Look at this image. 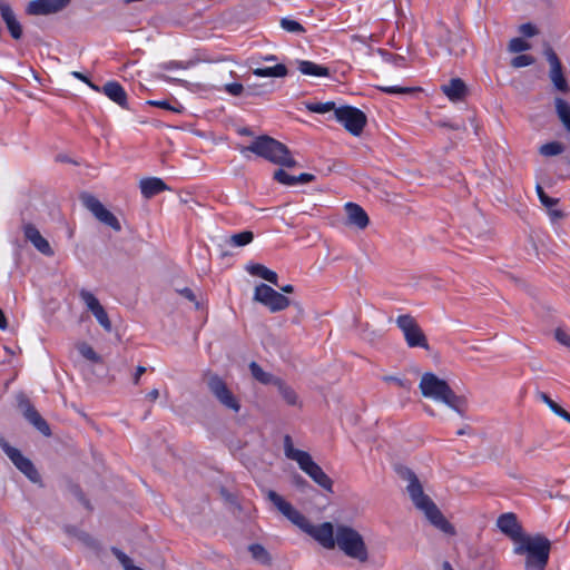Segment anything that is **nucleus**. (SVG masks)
I'll use <instances>...</instances> for the list:
<instances>
[{
  "label": "nucleus",
  "instance_id": "nucleus-1",
  "mask_svg": "<svg viewBox=\"0 0 570 570\" xmlns=\"http://www.w3.org/2000/svg\"><path fill=\"white\" fill-rule=\"evenodd\" d=\"M267 499L275 508L302 531L311 535L324 549L333 550L336 547L335 528L331 522L314 525L308 519L296 510L289 502L273 490L266 492Z\"/></svg>",
  "mask_w": 570,
  "mask_h": 570
},
{
  "label": "nucleus",
  "instance_id": "nucleus-2",
  "mask_svg": "<svg viewBox=\"0 0 570 570\" xmlns=\"http://www.w3.org/2000/svg\"><path fill=\"white\" fill-rule=\"evenodd\" d=\"M397 472L402 479L409 482L406 491L415 508L421 510L434 527L445 533H453V527L443 517L436 504L423 492L422 484L415 473L405 466L399 468Z\"/></svg>",
  "mask_w": 570,
  "mask_h": 570
},
{
  "label": "nucleus",
  "instance_id": "nucleus-3",
  "mask_svg": "<svg viewBox=\"0 0 570 570\" xmlns=\"http://www.w3.org/2000/svg\"><path fill=\"white\" fill-rule=\"evenodd\" d=\"M551 550V542L542 534H525L513 544V553L524 557V570H544Z\"/></svg>",
  "mask_w": 570,
  "mask_h": 570
},
{
  "label": "nucleus",
  "instance_id": "nucleus-4",
  "mask_svg": "<svg viewBox=\"0 0 570 570\" xmlns=\"http://www.w3.org/2000/svg\"><path fill=\"white\" fill-rule=\"evenodd\" d=\"M419 387L424 397L446 404L449 407L463 414L465 410V400L456 395L450 385L433 373H424L421 377Z\"/></svg>",
  "mask_w": 570,
  "mask_h": 570
},
{
  "label": "nucleus",
  "instance_id": "nucleus-5",
  "mask_svg": "<svg viewBox=\"0 0 570 570\" xmlns=\"http://www.w3.org/2000/svg\"><path fill=\"white\" fill-rule=\"evenodd\" d=\"M284 454L287 459L295 461L299 469L305 472L317 485L327 492H333V481L323 469L313 460L308 452L295 449L292 438L284 436Z\"/></svg>",
  "mask_w": 570,
  "mask_h": 570
},
{
  "label": "nucleus",
  "instance_id": "nucleus-6",
  "mask_svg": "<svg viewBox=\"0 0 570 570\" xmlns=\"http://www.w3.org/2000/svg\"><path fill=\"white\" fill-rule=\"evenodd\" d=\"M250 151L268 161L293 168L296 166V160L292 157L288 148L278 140L269 136L257 137L249 146L242 149V153Z\"/></svg>",
  "mask_w": 570,
  "mask_h": 570
},
{
  "label": "nucleus",
  "instance_id": "nucleus-7",
  "mask_svg": "<svg viewBox=\"0 0 570 570\" xmlns=\"http://www.w3.org/2000/svg\"><path fill=\"white\" fill-rule=\"evenodd\" d=\"M336 547L348 558L361 563L368 560V550L362 534L346 524L335 527Z\"/></svg>",
  "mask_w": 570,
  "mask_h": 570
},
{
  "label": "nucleus",
  "instance_id": "nucleus-8",
  "mask_svg": "<svg viewBox=\"0 0 570 570\" xmlns=\"http://www.w3.org/2000/svg\"><path fill=\"white\" fill-rule=\"evenodd\" d=\"M204 379L209 392L224 407L235 413L239 412V400L234 395L226 382L219 375L207 372L205 373Z\"/></svg>",
  "mask_w": 570,
  "mask_h": 570
},
{
  "label": "nucleus",
  "instance_id": "nucleus-9",
  "mask_svg": "<svg viewBox=\"0 0 570 570\" xmlns=\"http://www.w3.org/2000/svg\"><path fill=\"white\" fill-rule=\"evenodd\" d=\"M396 325L402 331L410 347L429 348L426 337L414 317L409 314L400 315L396 318Z\"/></svg>",
  "mask_w": 570,
  "mask_h": 570
},
{
  "label": "nucleus",
  "instance_id": "nucleus-10",
  "mask_svg": "<svg viewBox=\"0 0 570 570\" xmlns=\"http://www.w3.org/2000/svg\"><path fill=\"white\" fill-rule=\"evenodd\" d=\"M335 119L354 136H358L366 125L365 114L351 106H343L335 109Z\"/></svg>",
  "mask_w": 570,
  "mask_h": 570
},
{
  "label": "nucleus",
  "instance_id": "nucleus-11",
  "mask_svg": "<svg viewBox=\"0 0 570 570\" xmlns=\"http://www.w3.org/2000/svg\"><path fill=\"white\" fill-rule=\"evenodd\" d=\"M0 448L11 460L14 466L23 473L31 482L37 483L40 481V475L35 468L33 463L26 458L18 449L11 446L7 440L0 438Z\"/></svg>",
  "mask_w": 570,
  "mask_h": 570
},
{
  "label": "nucleus",
  "instance_id": "nucleus-12",
  "mask_svg": "<svg viewBox=\"0 0 570 570\" xmlns=\"http://www.w3.org/2000/svg\"><path fill=\"white\" fill-rule=\"evenodd\" d=\"M254 301L263 304L273 313L284 311L289 306V299L286 296L266 284L255 287Z\"/></svg>",
  "mask_w": 570,
  "mask_h": 570
},
{
  "label": "nucleus",
  "instance_id": "nucleus-13",
  "mask_svg": "<svg viewBox=\"0 0 570 570\" xmlns=\"http://www.w3.org/2000/svg\"><path fill=\"white\" fill-rule=\"evenodd\" d=\"M83 206L92 213V215L105 225L111 227L114 230L119 232L121 229L120 223L117 217L109 212L101 202L90 194H83L81 196Z\"/></svg>",
  "mask_w": 570,
  "mask_h": 570
},
{
  "label": "nucleus",
  "instance_id": "nucleus-14",
  "mask_svg": "<svg viewBox=\"0 0 570 570\" xmlns=\"http://www.w3.org/2000/svg\"><path fill=\"white\" fill-rule=\"evenodd\" d=\"M79 295H80V298L82 299V302L85 303L87 309L92 313V315L96 317V320L100 324V326L105 331L111 332V330H112L111 322L109 320V316H108L106 309L100 304L98 298L91 292L86 291V289H81Z\"/></svg>",
  "mask_w": 570,
  "mask_h": 570
},
{
  "label": "nucleus",
  "instance_id": "nucleus-15",
  "mask_svg": "<svg viewBox=\"0 0 570 570\" xmlns=\"http://www.w3.org/2000/svg\"><path fill=\"white\" fill-rule=\"evenodd\" d=\"M71 0H32L26 12L30 16H49L66 9Z\"/></svg>",
  "mask_w": 570,
  "mask_h": 570
},
{
  "label": "nucleus",
  "instance_id": "nucleus-16",
  "mask_svg": "<svg viewBox=\"0 0 570 570\" xmlns=\"http://www.w3.org/2000/svg\"><path fill=\"white\" fill-rule=\"evenodd\" d=\"M544 56L550 65V79L553 86L562 92H567L569 90L567 80L562 73L561 62L551 47H547L544 50Z\"/></svg>",
  "mask_w": 570,
  "mask_h": 570
},
{
  "label": "nucleus",
  "instance_id": "nucleus-17",
  "mask_svg": "<svg viewBox=\"0 0 570 570\" xmlns=\"http://www.w3.org/2000/svg\"><path fill=\"white\" fill-rule=\"evenodd\" d=\"M497 527L513 541V544L525 535L522 532V527L518 522L515 514L511 512L501 514L497 520Z\"/></svg>",
  "mask_w": 570,
  "mask_h": 570
},
{
  "label": "nucleus",
  "instance_id": "nucleus-18",
  "mask_svg": "<svg viewBox=\"0 0 570 570\" xmlns=\"http://www.w3.org/2000/svg\"><path fill=\"white\" fill-rule=\"evenodd\" d=\"M19 407L22 411L24 417L43 435L49 436L51 434L48 423L41 417L38 411L33 407L28 399L22 396L19 400Z\"/></svg>",
  "mask_w": 570,
  "mask_h": 570
},
{
  "label": "nucleus",
  "instance_id": "nucleus-19",
  "mask_svg": "<svg viewBox=\"0 0 570 570\" xmlns=\"http://www.w3.org/2000/svg\"><path fill=\"white\" fill-rule=\"evenodd\" d=\"M22 230L26 239L29 240L41 254L46 256L53 255L50 244L45 237H42L35 225L27 223L23 225Z\"/></svg>",
  "mask_w": 570,
  "mask_h": 570
},
{
  "label": "nucleus",
  "instance_id": "nucleus-20",
  "mask_svg": "<svg viewBox=\"0 0 570 570\" xmlns=\"http://www.w3.org/2000/svg\"><path fill=\"white\" fill-rule=\"evenodd\" d=\"M0 16L6 23L11 37L16 40L20 39L22 37V27L18 21L11 6L4 0H0Z\"/></svg>",
  "mask_w": 570,
  "mask_h": 570
},
{
  "label": "nucleus",
  "instance_id": "nucleus-21",
  "mask_svg": "<svg viewBox=\"0 0 570 570\" xmlns=\"http://www.w3.org/2000/svg\"><path fill=\"white\" fill-rule=\"evenodd\" d=\"M111 101L120 106L121 108L128 109L127 94L124 87L117 81H108L100 89Z\"/></svg>",
  "mask_w": 570,
  "mask_h": 570
},
{
  "label": "nucleus",
  "instance_id": "nucleus-22",
  "mask_svg": "<svg viewBox=\"0 0 570 570\" xmlns=\"http://www.w3.org/2000/svg\"><path fill=\"white\" fill-rule=\"evenodd\" d=\"M141 195L149 199L154 196L169 189L165 181L158 177H148L139 181Z\"/></svg>",
  "mask_w": 570,
  "mask_h": 570
},
{
  "label": "nucleus",
  "instance_id": "nucleus-23",
  "mask_svg": "<svg viewBox=\"0 0 570 570\" xmlns=\"http://www.w3.org/2000/svg\"><path fill=\"white\" fill-rule=\"evenodd\" d=\"M348 223L364 229L367 227L370 219L366 212L355 203H347L345 205Z\"/></svg>",
  "mask_w": 570,
  "mask_h": 570
},
{
  "label": "nucleus",
  "instance_id": "nucleus-24",
  "mask_svg": "<svg viewBox=\"0 0 570 570\" xmlns=\"http://www.w3.org/2000/svg\"><path fill=\"white\" fill-rule=\"evenodd\" d=\"M442 91L450 100L458 101L464 98L466 86L460 78H454L449 83L442 86Z\"/></svg>",
  "mask_w": 570,
  "mask_h": 570
},
{
  "label": "nucleus",
  "instance_id": "nucleus-25",
  "mask_svg": "<svg viewBox=\"0 0 570 570\" xmlns=\"http://www.w3.org/2000/svg\"><path fill=\"white\" fill-rule=\"evenodd\" d=\"M297 66H298V70L305 76H311V77H327V76H330V69L327 67L317 65L309 60H298Z\"/></svg>",
  "mask_w": 570,
  "mask_h": 570
},
{
  "label": "nucleus",
  "instance_id": "nucleus-26",
  "mask_svg": "<svg viewBox=\"0 0 570 570\" xmlns=\"http://www.w3.org/2000/svg\"><path fill=\"white\" fill-rule=\"evenodd\" d=\"M247 272L254 276H258L274 285H277L278 276L275 272L268 269L261 264H252L247 266Z\"/></svg>",
  "mask_w": 570,
  "mask_h": 570
},
{
  "label": "nucleus",
  "instance_id": "nucleus-27",
  "mask_svg": "<svg viewBox=\"0 0 570 570\" xmlns=\"http://www.w3.org/2000/svg\"><path fill=\"white\" fill-rule=\"evenodd\" d=\"M287 68L283 63H277L273 67L256 68L253 70V75L257 77H277L282 78L287 76Z\"/></svg>",
  "mask_w": 570,
  "mask_h": 570
},
{
  "label": "nucleus",
  "instance_id": "nucleus-28",
  "mask_svg": "<svg viewBox=\"0 0 570 570\" xmlns=\"http://www.w3.org/2000/svg\"><path fill=\"white\" fill-rule=\"evenodd\" d=\"M554 105L560 121L570 131V105L562 98H556Z\"/></svg>",
  "mask_w": 570,
  "mask_h": 570
},
{
  "label": "nucleus",
  "instance_id": "nucleus-29",
  "mask_svg": "<svg viewBox=\"0 0 570 570\" xmlns=\"http://www.w3.org/2000/svg\"><path fill=\"white\" fill-rule=\"evenodd\" d=\"M249 370L253 377L263 384H275L278 380L271 373L265 372L256 362L249 364Z\"/></svg>",
  "mask_w": 570,
  "mask_h": 570
},
{
  "label": "nucleus",
  "instance_id": "nucleus-30",
  "mask_svg": "<svg viewBox=\"0 0 570 570\" xmlns=\"http://www.w3.org/2000/svg\"><path fill=\"white\" fill-rule=\"evenodd\" d=\"M254 239V234L250 230H244L229 236L227 244L233 247H242L248 245Z\"/></svg>",
  "mask_w": 570,
  "mask_h": 570
},
{
  "label": "nucleus",
  "instance_id": "nucleus-31",
  "mask_svg": "<svg viewBox=\"0 0 570 570\" xmlns=\"http://www.w3.org/2000/svg\"><path fill=\"white\" fill-rule=\"evenodd\" d=\"M248 550L253 559H255L259 563L268 564L271 562V556L262 544L253 543L248 547Z\"/></svg>",
  "mask_w": 570,
  "mask_h": 570
},
{
  "label": "nucleus",
  "instance_id": "nucleus-32",
  "mask_svg": "<svg viewBox=\"0 0 570 570\" xmlns=\"http://www.w3.org/2000/svg\"><path fill=\"white\" fill-rule=\"evenodd\" d=\"M275 384L278 385L279 393H281L283 400L288 405H297L298 404L297 394L292 387L284 384L281 380H277V382Z\"/></svg>",
  "mask_w": 570,
  "mask_h": 570
},
{
  "label": "nucleus",
  "instance_id": "nucleus-33",
  "mask_svg": "<svg viewBox=\"0 0 570 570\" xmlns=\"http://www.w3.org/2000/svg\"><path fill=\"white\" fill-rule=\"evenodd\" d=\"M564 146L559 141H551L540 147V154L546 157H552L562 154Z\"/></svg>",
  "mask_w": 570,
  "mask_h": 570
},
{
  "label": "nucleus",
  "instance_id": "nucleus-34",
  "mask_svg": "<svg viewBox=\"0 0 570 570\" xmlns=\"http://www.w3.org/2000/svg\"><path fill=\"white\" fill-rule=\"evenodd\" d=\"M78 352L82 357L86 360L92 362V363H100L101 357L95 352V350L87 343H80L77 346Z\"/></svg>",
  "mask_w": 570,
  "mask_h": 570
},
{
  "label": "nucleus",
  "instance_id": "nucleus-35",
  "mask_svg": "<svg viewBox=\"0 0 570 570\" xmlns=\"http://www.w3.org/2000/svg\"><path fill=\"white\" fill-rule=\"evenodd\" d=\"M306 108H307V110L315 112V114H326L332 110L335 112V109H337L333 101L308 102V104H306Z\"/></svg>",
  "mask_w": 570,
  "mask_h": 570
},
{
  "label": "nucleus",
  "instance_id": "nucleus-36",
  "mask_svg": "<svg viewBox=\"0 0 570 570\" xmlns=\"http://www.w3.org/2000/svg\"><path fill=\"white\" fill-rule=\"evenodd\" d=\"M111 551L125 570H144L139 567L134 566L132 560L118 548H112Z\"/></svg>",
  "mask_w": 570,
  "mask_h": 570
},
{
  "label": "nucleus",
  "instance_id": "nucleus-37",
  "mask_svg": "<svg viewBox=\"0 0 570 570\" xmlns=\"http://www.w3.org/2000/svg\"><path fill=\"white\" fill-rule=\"evenodd\" d=\"M281 27L292 33L305 32V28L298 21L288 18H283L281 20Z\"/></svg>",
  "mask_w": 570,
  "mask_h": 570
},
{
  "label": "nucleus",
  "instance_id": "nucleus-38",
  "mask_svg": "<svg viewBox=\"0 0 570 570\" xmlns=\"http://www.w3.org/2000/svg\"><path fill=\"white\" fill-rule=\"evenodd\" d=\"M537 396L540 401H542L556 415H560L564 409H562L558 403H556L547 393L538 392Z\"/></svg>",
  "mask_w": 570,
  "mask_h": 570
},
{
  "label": "nucleus",
  "instance_id": "nucleus-39",
  "mask_svg": "<svg viewBox=\"0 0 570 570\" xmlns=\"http://www.w3.org/2000/svg\"><path fill=\"white\" fill-rule=\"evenodd\" d=\"M274 179L278 183L286 186H295L296 185V176H292L287 174L284 169H277L274 173Z\"/></svg>",
  "mask_w": 570,
  "mask_h": 570
},
{
  "label": "nucleus",
  "instance_id": "nucleus-40",
  "mask_svg": "<svg viewBox=\"0 0 570 570\" xmlns=\"http://www.w3.org/2000/svg\"><path fill=\"white\" fill-rule=\"evenodd\" d=\"M530 49V43L522 38H513L509 42V50L511 52H522Z\"/></svg>",
  "mask_w": 570,
  "mask_h": 570
},
{
  "label": "nucleus",
  "instance_id": "nucleus-41",
  "mask_svg": "<svg viewBox=\"0 0 570 570\" xmlns=\"http://www.w3.org/2000/svg\"><path fill=\"white\" fill-rule=\"evenodd\" d=\"M534 62V58L530 55H519L511 60L513 68L528 67Z\"/></svg>",
  "mask_w": 570,
  "mask_h": 570
},
{
  "label": "nucleus",
  "instance_id": "nucleus-42",
  "mask_svg": "<svg viewBox=\"0 0 570 570\" xmlns=\"http://www.w3.org/2000/svg\"><path fill=\"white\" fill-rule=\"evenodd\" d=\"M379 89L390 95L409 94L412 91V88L401 86H380Z\"/></svg>",
  "mask_w": 570,
  "mask_h": 570
},
{
  "label": "nucleus",
  "instance_id": "nucleus-43",
  "mask_svg": "<svg viewBox=\"0 0 570 570\" xmlns=\"http://www.w3.org/2000/svg\"><path fill=\"white\" fill-rule=\"evenodd\" d=\"M537 193H538V196H539L540 202H541V203H542V205H544L546 207L551 208V207H553L554 205H557L558 199L549 197V196L544 193L543 188H542L541 186H539V185L537 186Z\"/></svg>",
  "mask_w": 570,
  "mask_h": 570
},
{
  "label": "nucleus",
  "instance_id": "nucleus-44",
  "mask_svg": "<svg viewBox=\"0 0 570 570\" xmlns=\"http://www.w3.org/2000/svg\"><path fill=\"white\" fill-rule=\"evenodd\" d=\"M224 89L226 92L235 97L240 96L245 92V87L238 82L227 83L225 85Z\"/></svg>",
  "mask_w": 570,
  "mask_h": 570
},
{
  "label": "nucleus",
  "instance_id": "nucleus-45",
  "mask_svg": "<svg viewBox=\"0 0 570 570\" xmlns=\"http://www.w3.org/2000/svg\"><path fill=\"white\" fill-rule=\"evenodd\" d=\"M265 86L264 85H255V83H248L245 87V94L247 96H258L265 94Z\"/></svg>",
  "mask_w": 570,
  "mask_h": 570
},
{
  "label": "nucleus",
  "instance_id": "nucleus-46",
  "mask_svg": "<svg viewBox=\"0 0 570 570\" xmlns=\"http://www.w3.org/2000/svg\"><path fill=\"white\" fill-rule=\"evenodd\" d=\"M556 340L568 347H570V334L562 328H557L554 333Z\"/></svg>",
  "mask_w": 570,
  "mask_h": 570
},
{
  "label": "nucleus",
  "instance_id": "nucleus-47",
  "mask_svg": "<svg viewBox=\"0 0 570 570\" xmlns=\"http://www.w3.org/2000/svg\"><path fill=\"white\" fill-rule=\"evenodd\" d=\"M520 32L524 36V37H533L538 33V30L537 28L531 24V23H523L521 24L520 27Z\"/></svg>",
  "mask_w": 570,
  "mask_h": 570
},
{
  "label": "nucleus",
  "instance_id": "nucleus-48",
  "mask_svg": "<svg viewBox=\"0 0 570 570\" xmlns=\"http://www.w3.org/2000/svg\"><path fill=\"white\" fill-rule=\"evenodd\" d=\"M383 380L385 382H392V383H395L397 384L400 387H403V389H406L409 390L411 387V384L410 382L405 381V380H402L400 377H396V376H384Z\"/></svg>",
  "mask_w": 570,
  "mask_h": 570
},
{
  "label": "nucleus",
  "instance_id": "nucleus-49",
  "mask_svg": "<svg viewBox=\"0 0 570 570\" xmlns=\"http://www.w3.org/2000/svg\"><path fill=\"white\" fill-rule=\"evenodd\" d=\"M160 69L163 70H174V69H180V68H186V66L181 62V61H167V62H164L159 66Z\"/></svg>",
  "mask_w": 570,
  "mask_h": 570
},
{
  "label": "nucleus",
  "instance_id": "nucleus-50",
  "mask_svg": "<svg viewBox=\"0 0 570 570\" xmlns=\"http://www.w3.org/2000/svg\"><path fill=\"white\" fill-rule=\"evenodd\" d=\"M71 75H72L75 78H77V79H79V80H81V81H83V82L88 83V86H89L90 88H92L94 90H96V91H100V88H99L98 86L94 85V83H92V82H91V81H90V80H89L85 75H82L81 72H79V71H72V72H71Z\"/></svg>",
  "mask_w": 570,
  "mask_h": 570
},
{
  "label": "nucleus",
  "instance_id": "nucleus-51",
  "mask_svg": "<svg viewBox=\"0 0 570 570\" xmlns=\"http://www.w3.org/2000/svg\"><path fill=\"white\" fill-rule=\"evenodd\" d=\"M178 293L181 296H184L185 298H187L188 301L195 302L196 306L198 307V303L196 302V296H195L194 292L190 288L184 287V288L179 289Z\"/></svg>",
  "mask_w": 570,
  "mask_h": 570
},
{
  "label": "nucleus",
  "instance_id": "nucleus-52",
  "mask_svg": "<svg viewBox=\"0 0 570 570\" xmlns=\"http://www.w3.org/2000/svg\"><path fill=\"white\" fill-rule=\"evenodd\" d=\"M314 179V175L312 174H307V173H303L298 176H296V185L297 184H305V183H309Z\"/></svg>",
  "mask_w": 570,
  "mask_h": 570
},
{
  "label": "nucleus",
  "instance_id": "nucleus-53",
  "mask_svg": "<svg viewBox=\"0 0 570 570\" xmlns=\"http://www.w3.org/2000/svg\"><path fill=\"white\" fill-rule=\"evenodd\" d=\"M384 56H389L387 60L393 62L396 66H403L404 65L405 59L402 56H392V55H390L387 52H384Z\"/></svg>",
  "mask_w": 570,
  "mask_h": 570
},
{
  "label": "nucleus",
  "instance_id": "nucleus-54",
  "mask_svg": "<svg viewBox=\"0 0 570 570\" xmlns=\"http://www.w3.org/2000/svg\"><path fill=\"white\" fill-rule=\"evenodd\" d=\"M148 104L151 106L163 108V109H171L168 101H166V100H150V101H148Z\"/></svg>",
  "mask_w": 570,
  "mask_h": 570
},
{
  "label": "nucleus",
  "instance_id": "nucleus-55",
  "mask_svg": "<svg viewBox=\"0 0 570 570\" xmlns=\"http://www.w3.org/2000/svg\"><path fill=\"white\" fill-rule=\"evenodd\" d=\"M146 372V367L144 366H138L136 368V373L134 375V384H138L139 383V380H140V376Z\"/></svg>",
  "mask_w": 570,
  "mask_h": 570
},
{
  "label": "nucleus",
  "instance_id": "nucleus-56",
  "mask_svg": "<svg viewBox=\"0 0 570 570\" xmlns=\"http://www.w3.org/2000/svg\"><path fill=\"white\" fill-rule=\"evenodd\" d=\"M7 327H8L7 318H6L2 309L0 308V330L4 331V330H7Z\"/></svg>",
  "mask_w": 570,
  "mask_h": 570
},
{
  "label": "nucleus",
  "instance_id": "nucleus-57",
  "mask_svg": "<svg viewBox=\"0 0 570 570\" xmlns=\"http://www.w3.org/2000/svg\"><path fill=\"white\" fill-rule=\"evenodd\" d=\"M147 397L150 401H156L159 397V391L157 389H153L148 394Z\"/></svg>",
  "mask_w": 570,
  "mask_h": 570
},
{
  "label": "nucleus",
  "instance_id": "nucleus-58",
  "mask_svg": "<svg viewBox=\"0 0 570 570\" xmlns=\"http://www.w3.org/2000/svg\"><path fill=\"white\" fill-rule=\"evenodd\" d=\"M559 417L563 419L568 423H570V413H568L566 410L562 411V413L559 415Z\"/></svg>",
  "mask_w": 570,
  "mask_h": 570
},
{
  "label": "nucleus",
  "instance_id": "nucleus-59",
  "mask_svg": "<svg viewBox=\"0 0 570 570\" xmlns=\"http://www.w3.org/2000/svg\"><path fill=\"white\" fill-rule=\"evenodd\" d=\"M281 289L284 293H292L294 291V287H293V285L288 284V285L283 286Z\"/></svg>",
  "mask_w": 570,
  "mask_h": 570
},
{
  "label": "nucleus",
  "instance_id": "nucleus-60",
  "mask_svg": "<svg viewBox=\"0 0 570 570\" xmlns=\"http://www.w3.org/2000/svg\"><path fill=\"white\" fill-rule=\"evenodd\" d=\"M263 60L264 61H276L277 57L274 55H267V56L263 57Z\"/></svg>",
  "mask_w": 570,
  "mask_h": 570
},
{
  "label": "nucleus",
  "instance_id": "nucleus-61",
  "mask_svg": "<svg viewBox=\"0 0 570 570\" xmlns=\"http://www.w3.org/2000/svg\"><path fill=\"white\" fill-rule=\"evenodd\" d=\"M550 215L553 217V218H561L563 215L560 210H552L550 213Z\"/></svg>",
  "mask_w": 570,
  "mask_h": 570
},
{
  "label": "nucleus",
  "instance_id": "nucleus-62",
  "mask_svg": "<svg viewBox=\"0 0 570 570\" xmlns=\"http://www.w3.org/2000/svg\"><path fill=\"white\" fill-rule=\"evenodd\" d=\"M443 126L450 127L451 129H454V130H459L461 128V126L458 125V124H451L450 125V124H445L444 122Z\"/></svg>",
  "mask_w": 570,
  "mask_h": 570
},
{
  "label": "nucleus",
  "instance_id": "nucleus-63",
  "mask_svg": "<svg viewBox=\"0 0 570 570\" xmlns=\"http://www.w3.org/2000/svg\"><path fill=\"white\" fill-rule=\"evenodd\" d=\"M442 568H443V570H454L452 568V566L450 564V562H448V561L443 562Z\"/></svg>",
  "mask_w": 570,
  "mask_h": 570
},
{
  "label": "nucleus",
  "instance_id": "nucleus-64",
  "mask_svg": "<svg viewBox=\"0 0 570 570\" xmlns=\"http://www.w3.org/2000/svg\"><path fill=\"white\" fill-rule=\"evenodd\" d=\"M466 433V431L464 429H460L456 434L458 435H464Z\"/></svg>",
  "mask_w": 570,
  "mask_h": 570
}]
</instances>
